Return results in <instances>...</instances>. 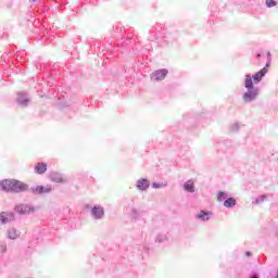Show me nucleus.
I'll list each match as a JSON object with an SVG mask.
<instances>
[{
  "mask_svg": "<svg viewBox=\"0 0 278 278\" xmlns=\"http://www.w3.org/2000/svg\"><path fill=\"white\" fill-rule=\"evenodd\" d=\"M58 178H53V181H56V184L62 182V177L61 176H56Z\"/></svg>",
  "mask_w": 278,
  "mask_h": 278,
  "instance_id": "obj_19",
  "label": "nucleus"
},
{
  "mask_svg": "<svg viewBox=\"0 0 278 278\" xmlns=\"http://www.w3.org/2000/svg\"><path fill=\"white\" fill-rule=\"evenodd\" d=\"M14 180L5 179L0 182V190L4 192H13Z\"/></svg>",
  "mask_w": 278,
  "mask_h": 278,
  "instance_id": "obj_1",
  "label": "nucleus"
},
{
  "mask_svg": "<svg viewBox=\"0 0 278 278\" xmlns=\"http://www.w3.org/2000/svg\"><path fill=\"white\" fill-rule=\"evenodd\" d=\"M266 73H268V64H266L264 68H262L260 72L252 76L254 84H260L262 81V78L266 75Z\"/></svg>",
  "mask_w": 278,
  "mask_h": 278,
  "instance_id": "obj_3",
  "label": "nucleus"
},
{
  "mask_svg": "<svg viewBox=\"0 0 278 278\" xmlns=\"http://www.w3.org/2000/svg\"><path fill=\"white\" fill-rule=\"evenodd\" d=\"M247 255H251V252H248Z\"/></svg>",
  "mask_w": 278,
  "mask_h": 278,
  "instance_id": "obj_21",
  "label": "nucleus"
},
{
  "mask_svg": "<svg viewBox=\"0 0 278 278\" xmlns=\"http://www.w3.org/2000/svg\"><path fill=\"white\" fill-rule=\"evenodd\" d=\"M257 98V92L250 90L249 92H245L243 94V101H245L247 103H250V101H254V99Z\"/></svg>",
  "mask_w": 278,
  "mask_h": 278,
  "instance_id": "obj_6",
  "label": "nucleus"
},
{
  "mask_svg": "<svg viewBox=\"0 0 278 278\" xmlns=\"http://www.w3.org/2000/svg\"><path fill=\"white\" fill-rule=\"evenodd\" d=\"M33 1H36V0H33Z\"/></svg>",
  "mask_w": 278,
  "mask_h": 278,
  "instance_id": "obj_23",
  "label": "nucleus"
},
{
  "mask_svg": "<svg viewBox=\"0 0 278 278\" xmlns=\"http://www.w3.org/2000/svg\"><path fill=\"white\" fill-rule=\"evenodd\" d=\"M51 189L49 188H45L42 186H38L35 189V192H37V194H45V192H50Z\"/></svg>",
  "mask_w": 278,
  "mask_h": 278,
  "instance_id": "obj_14",
  "label": "nucleus"
},
{
  "mask_svg": "<svg viewBox=\"0 0 278 278\" xmlns=\"http://www.w3.org/2000/svg\"><path fill=\"white\" fill-rule=\"evenodd\" d=\"M20 236V233H18V231L16 230V229H14V228H11L10 230H9V238L11 239V240H16V238Z\"/></svg>",
  "mask_w": 278,
  "mask_h": 278,
  "instance_id": "obj_12",
  "label": "nucleus"
},
{
  "mask_svg": "<svg viewBox=\"0 0 278 278\" xmlns=\"http://www.w3.org/2000/svg\"><path fill=\"white\" fill-rule=\"evenodd\" d=\"M137 187L139 190H147L149 188V180L147 179H141L137 182Z\"/></svg>",
  "mask_w": 278,
  "mask_h": 278,
  "instance_id": "obj_10",
  "label": "nucleus"
},
{
  "mask_svg": "<svg viewBox=\"0 0 278 278\" xmlns=\"http://www.w3.org/2000/svg\"><path fill=\"white\" fill-rule=\"evenodd\" d=\"M12 220H14V213H12V212H1L0 213V223H2V225L12 223Z\"/></svg>",
  "mask_w": 278,
  "mask_h": 278,
  "instance_id": "obj_2",
  "label": "nucleus"
},
{
  "mask_svg": "<svg viewBox=\"0 0 278 278\" xmlns=\"http://www.w3.org/2000/svg\"><path fill=\"white\" fill-rule=\"evenodd\" d=\"M35 173H38V175H42V174L47 173L46 163H37L35 166Z\"/></svg>",
  "mask_w": 278,
  "mask_h": 278,
  "instance_id": "obj_8",
  "label": "nucleus"
},
{
  "mask_svg": "<svg viewBox=\"0 0 278 278\" xmlns=\"http://www.w3.org/2000/svg\"><path fill=\"white\" fill-rule=\"evenodd\" d=\"M152 186H153V188H162V187H164V186H166V185L153 184Z\"/></svg>",
  "mask_w": 278,
  "mask_h": 278,
  "instance_id": "obj_20",
  "label": "nucleus"
},
{
  "mask_svg": "<svg viewBox=\"0 0 278 278\" xmlns=\"http://www.w3.org/2000/svg\"><path fill=\"white\" fill-rule=\"evenodd\" d=\"M185 190H187V192H194V182L192 181H187L185 184Z\"/></svg>",
  "mask_w": 278,
  "mask_h": 278,
  "instance_id": "obj_13",
  "label": "nucleus"
},
{
  "mask_svg": "<svg viewBox=\"0 0 278 278\" xmlns=\"http://www.w3.org/2000/svg\"><path fill=\"white\" fill-rule=\"evenodd\" d=\"M92 214H93L94 218H103V214H104L103 207H101V206L93 207Z\"/></svg>",
  "mask_w": 278,
  "mask_h": 278,
  "instance_id": "obj_9",
  "label": "nucleus"
},
{
  "mask_svg": "<svg viewBox=\"0 0 278 278\" xmlns=\"http://www.w3.org/2000/svg\"><path fill=\"white\" fill-rule=\"evenodd\" d=\"M210 213L205 212V211H201L200 214L198 215V218H200L201 220H210Z\"/></svg>",
  "mask_w": 278,
  "mask_h": 278,
  "instance_id": "obj_16",
  "label": "nucleus"
},
{
  "mask_svg": "<svg viewBox=\"0 0 278 278\" xmlns=\"http://www.w3.org/2000/svg\"><path fill=\"white\" fill-rule=\"evenodd\" d=\"M29 187L20 180H13V192H25Z\"/></svg>",
  "mask_w": 278,
  "mask_h": 278,
  "instance_id": "obj_4",
  "label": "nucleus"
},
{
  "mask_svg": "<svg viewBox=\"0 0 278 278\" xmlns=\"http://www.w3.org/2000/svg\"><path fill=\"white\" fill-rule=\"evenodd\" d=\"M244 86L245 88H248V90H253V78L251 77V75H245Z\"/></svg>",
  "mask_w": 278,
  "mask_h": 278,
  "instance_id": "obj_11",
  "label": "nucleus"
},
{
  "mask_svg": "<svg viewBox=\"0 0 278 278\" xmlns=\"http://www.w3.org/2000/svg\"><path fill=\"white\" fill-rule=\"evenodd\" d=\"M226 207H233L236 205V199L229 198L224 202Z\"/></svg>",
  "mask_w": 278,
  "mask_h": 278,
  "instance_id": "obj_15",
  "label": "nucleus"
},
{
  "mask_svg": "<svg viewBox=\"0 0 278 278\" xmlns=\"http://www.w3.org/2000/svg\"><path fill=\"white\" fill-rule=\"evenodd\" d=\"M227 199V194L223 191L217 193V201H225Z\"/></svg>",
  "mask_w": 278,
  "mask_h": 278,
  "instance_id": "obj_17",
  "label": "nucleus"
},
{
  "mask_svg": "<svg viewBox=\"0 0 278 278\" xmlns=\"http://www.w3.org/2000/svg\"><path fill=\"white\" fill-rule=\"evenodd\" d=\"M15 212H17V214H29L30 208H29V206H27L25 204H18L15 207Z\"/></svg>",
  "mask_w": 278,
  "mask_h": 278,
  "instance_id": "obj_7",
  "label": "nucleus"
},
{
  "mask_svg": "<svg viewBox=\"0 0 278 278\" xmlns=\"http://www.w3.org/2000/svg\"><path fill=\"white\" fill-rule=\"evenodd\" d=\"M166 75H168L167 70H159L152 74V77L154 78V81H162V79L166 78Z\"/></svg>",
  "mask_w": 278,
  "mask_h": 278,
  "instance_id": "obj_5",
  "label": "nucleus"
},
{
  "mask_svg": "<svg viewBox=\"0 0 278 278\" xmlns=\"http://www.w3.org/2000/svg\"><path fill=\"white\" fill-rule=\"evenodd\" d=\"M266 4L267 8H275V5H277V2H275V0H267Z\"/></svg>",
  "mask_w": 278,
  "mask_h": 278,
  "instance_id": "obj_18",
  "label": "nucleus"
},
{
  "mask_svg": "<svg viewBox=\"0 0 278 278\" xmlns=\"http://www.w3.org/2000/svg\"><path fill=\"white\" fill-rule=\"evenodd\" d=\"M252 278H257V276H253Z\"/></svg>",
  "mask_w": 278,
  "mask_h": 278,
  "instance_id": "obj_22",
  "label": "nucleus"
}]
</instances>
